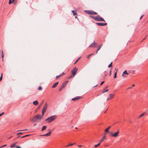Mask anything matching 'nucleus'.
<instances>
[{"label":"nucleus","mask_w":148,"mask_h":148,"mask_svg":"<svg viewBox=\"0 0 148 148\" xmlns=\"http://www.w3.org/2000/svg\"><path fill=\"white\" fill-rule=\"evenodd\" d=\"M14 0H12V2H14Z\"/></svg>","instance_id":"61"},{"label":"nucleus","mask_w":148,"mask_h":148,"mask_svg":"<svg viewBox=\"0 0 148 148\" xmlns=\"http://www.w3.org/2000/svg\"><path fill=\"white\" fill-rule=\"evenodd\" d=\"M90 16L91 17V18H93L94 20H95V16H93L92 15H90Z\"/></svg>","instance_id":"27"},{"label":"nucleus","mask_w":148,"mask_h":148,"mask_svg":"<svg viewBox=\"0 0 148 148\" xmlns=\"http://www.w3.org/2000/svg\"><path fill=\"white\" fill-rule=\"evenodd\" d=\"M17 143V142H16L14 143V144H15V145H16Z\"/></svg>","instance_id":"52"},{"label":"nucleus","mask_w":148,"mask_h":148,"mask_svg":"<svg viewBox=\"0 0 148 148\" xmlns=\"http://www.w3.org/2000/svg\"><path fill=\"white\" fill-rule=\"evenodd\" d=\"M62 74V75H64V73H62V74Z\"/></svg>","instance_id":"53"},{"label":"nucleus","mask_w":148,"mask_h":148,"mask_svg":"<svg viewBox=\"0 0 148 148\" xmlns=\"http://www.w3.org/2000/svg\"><path fill=\"white\" fill-rule=\"evenodd\" d=\"M129 75V73L127 72L126 70L123 73L122 76L124 77H126L128 75Z\"/></svg>","instance_id":"7"},{"label":"nucleus","mask_w":148,"mask_h":148,"mask_svg":"<svg viewBox=\"0 0 148 148\" xmlns=\"http://www.w3.org/2000/svg\"><path fill=\"white\" fill-rule=\"evenodd\" d=\"M46 128H47V127L45 126H43L42 128L41 131H42L45 130L46 129Z\"/></svg>","instance_id":"24"},{"label":"nucleus","mask_w":148,"mask_h":148,"mask_svg":"<svg viewBox=\"0 0 148 148\" xmlns=\"http://www.w3.org/2000/svg\"><path fill=\"white\" fill-rule=\"evenodd\" d=\"M110 99H110L109 97H108V98L107 99V101H108L109 100H110Z\"/></svg>","instance_id":"47"},{"label":"nucleus","mask_w":148,"mask_h":148,"mask_svg":"<svg viewBox=\"0 0 148 148\" xmlns=\"http://www.w3.org/2000/svg\"><path fill=\"white\" fill-rule=\"evenodd\" d=\"M119 133V131L118 130L117 132L114 133H111L110 134L112 136L114 137H116L118 136Z\"/></svg>","instance_id":"6"},{"label":"nucleus","mask_w":148,"mask_h":148,"mask_svg":"<svg viewBox=\"0 0 148 148\" xmlns=\"http://www.w3.org/2000/svg\"><path fill=\"white\" fill-rule=\"evenodd\" d=\"M85 12L88 14L92 15H96L97 13L92 10H86Z\"/></svg>","instance_id":"5"},{"label":"nucleus","mask_w":148,"mask_h":148,"mask_svg":"<svg viewBox=\"0 0 148 148\" xmlns=\"http://www.w3.org/2000/svg\"><path fill=\"white\" fill-rule=\"evenodd\" d=\"M112 62H111V63L108 66V67H110L112 66Z\"/></svg>","instance_id":"36"},{"label":"nucleus","mask_w":148,"mask_h":148,"mask_svg":"<svg viewBox=\"0 0 148 148\" xmlns=\"http://www.w3.org/2000/svg\"><path fill=\"white\" fill-rule=\"evenodd\" d=\"M29 136H30L29 135H25V137H26Z\"/></svg>","instance_id":"49"},{"label":"nucleus","mask_w":148,"mask_h":148,"mask_svg":"<svg viewBox=\"0 0 148 148\" xmlns=\"http://www.w3.org/2000/svg\"><path fill=\"white\" fill-rule=\"evenodd\" d=\"M27 130V129H25V130H23L22 131H24V130Z\"/></svg>","instance_id":"57"},{"label":"nucleus","mask_w":148,"mask_h":148,"mask_svg":"<svg viewBox=\"0 0 148 148\" xmlns=\"http://www.w3.org/2000/svg\"><path fill=\"white\" fill-rule=\"evenodd\" d=\"M58 84V82H56V83H55L53 85V86H52V88H55L57 86Z\"/></svg>","instance_id":"14"},{"label":"nucleus","mask_w":148,"mask_h":148,"mask_svg":"<svg viewBox=\"0 0 148 148\" xmlns=\"http://www.w3.org/2000/svg\"><path fill=\"white\" fill-rule=\"evenodd\" d=\"M103 142V141L102 140H100V141H99V143H101H101H102V142Z\"/></svg>","instance_id":"45"},{"label":"nucleus","mask_w":148,"mask_h":148,"mask_svg":"<svg viewBox=\"0 0 148 148\" xmlns=\"http://www.w3.org/2000/svg\"><path fill=\"white\" fill-rule=\"evenodd\" d=\"M77 68L76 67L74 68L73 70L71 71L72 75L70 76L69 77V78H71L73 77L76 74V72L77 71Z\"/></svg>","instance_id":"3"},{"label":"nucleus","mask_w":148,"mask_h":148,"mask_svg":"<svg viewBox=\"0 0 148 148\" xmlns=\"http://www.w3.org/2000/svg\"><path fill=\"white\" fill-rule=\"evenodd\" d=\"M25 136H22V138H25Z\"/></svg>","instance_id":"54"},{"label":"nucleus","mask_w":148,"mask_h":148,"mask_svg":"<svg viewBox=\"0 0 148 148\" xmlns=\"http://www.w3.org/2000/svg\"><path fill=\"white\" fill-rule=\"evenodd\" d=\"M110 126L108 127V128H107L105 130V132H106L109 133L108 130H109V129L110 128Z\"/></svg>","instance_id":"17"},{"label":"nucleus","mask_w":148,"mask_h":148,"mask_svg":"<svg viewBox=\"0 0 148 148\" xmlns=\"http://www.w3.org/2000/svg\"><path fill=\"white\" fill-rule=\"evenodd\" d=\"M102 46V45H100L99 47L98 48V49H97V51H99L100 49H101V48Z\"/></svg>","instance_id":"28"},{"label":"nucleus","mask_w":148,"mask_h":148,"mask_svg":"<svg viewBox=\"0 0 148 148\" xmlns=\"http://www.w3.org/2000/svg\"><path fill=\"white\" fill-rule=\"evenodd\" d=\"M64 87L62 86H61L60 87V88H59V91H61L64 88Z\"/></svg>","instance_id":"29"},{"label":"nucleus","mask_w":148,"mask_h":148,"mask_svg":"<svg viewBox=\"0 0 148 148\" xmlns=\"http://www.w3.org/2000/svg\"><path fill=\"white\" fill-rule=\"evenodd\" d=\"M42 89V87L41 86H39L38 88V90H41Z\"/></svg>","instance_id":"38"},{"label":"nucleus","mask_w":148,"mask_h":148,"mask_svg":"<svg viewBox=\"0 0 148 148\" xmlns=\"http://www.w3.org/2000/svg\"><path fill=\"white\" fill-rule=\"evenodd\" d=\"M45 111H46V110H43L42 109V117H43V116H44V113H45Z\"/></svg>","instance_id":"22"},{"label":"nucleus","mask_w":148,"mask_h":148,"mask_svg":"<svg viewBox=\"0 0 148 148\" xmlns=\"http://www.w3.org/2000/svg\"><path fill=\"white\" fill-rule=\"evenodd\" d=\"M56 118V116H52L46 119L45 121H47L49 123H50L51 122L54 121Z\"/></svg>","instance_id":"2"},{"label":"nucleus","mask_w":148,"mask_h":148,"mask_svg":"<svg viewBox=\"0 0 148 148\" xmlns=\"http://www.w3.org/2000/svg\"><path fill=\"white\" fill-rule=\"evenodd\" d=\"M0 148H2V147H1H1H0Z\"/></svg>","instance_id":"63"},{"label":"nucleus","mask_w":148,"mask_h":148,"mask_svg":"<svg viewBox=\"0 0 148 148\" xmlns=\"http://www.w3.org/2000/svg\"><path fill=\"white\" fill-rule=\"evenodd\" d=\"M145 114V112H144L142 114H141L138 117V118H140L143 116Z\"/></svg>","instance_id":"21"},{"label":"nucleus","mask_w":148,"mask_h":148,"mask_svg":"<svg viewBox=\"0 0 148 148\" xmlns=\"http://www.w3.org/2000/svg\"><path fill=\"white\" fill-rule=\"evenodd\" d=\"M73 144H71L68 145L66 146L65 147H68L69 146H73Z\"/></svg>","instance_id":"31"},{"label":"nucleus","mask_w":148,"mask_h":148,"mask_svg":"<svg viewBox=\"0 0 148 148\" xmlns=\"http://www.w3.org/2000/svg\"><path fill=\"white\" fill-rule=\"evenodd\" d=\"M108 89H106V90H105V91H103L102 92V93H105V92H108Z\"/></svg>","instance_id":"35"},{"label":"nucleus","mask_w":148,"mask_h":148,"mask_svg":"<svg viewBox=\"0 0 148 148\" xmlns=\"http://www.w3.org/2000/svg\"><path fill=\"white\" fill-rule=\"evenodd\" d=\"M117 70L115 72V73H114V78H116V73H117Z\"/></svg>","instance_id":"26"},{"label":"nucleus","mask_w":148,"mask_h":148,"mask_svg":"<svg viewBox=\"0 0 148 148\" xmlns=\"http://www.w3.org/2000/svg\"><path fill=\"white\" fill-rule=\"evenodd\" d=\"M4 112H3L2 113H1L0 114V116H1L3 114H4Z\"/></svg>","instance_id":"40"},{"label":"nucleus","mask_w":148,"mask_h":148,"mask_svg":"<svg viewBox=\"0 0 148 148\" xmlns=\"http://www.w3.org/2000/svg\"><path fill=\"white\" fill-rule=\"evenodd\" d=\"M135 86V84H133L132 85L131 87H129L128 88V89H131L132 88V87H133L134 86Z\"/></svg>","instance_id":"33"},{"label":"nucleus","mask_w":148,"mask_h":148,"mask_svg":"<svg viewBox=\"0 0 148 148\" xmlns=\"http://www.w3.org/2000/svg\"><path fill=\"white\" fill-rule=\"evenodd\" d=\"M81 57H79L78 59H77L76 61L74 63V64H75L76 63L78 62V61L79 60L80 58Z\"/></svg>","instance_id":"37"},{"label":"nucleus","mask_w":148,"mask_h":148,"mask_svg":"<svg viewBox=\"0 0 148 148\" xmlns=\"http://www.w3.org/2000/svg\"><path fill=\"white\" fill-rule=\"evenodd\" d=\"M75 18H77V16H75Z\"/></svg>","instance_id":"59"},{"label":"nucleus","mask_w":148,"mask_h":148,"mask_svg":"<svg viewBox=\"0 0 148 148\" xmlns=\"http://www.w3.org/2000/svg\"><path fill=\"white\" fill-rule=\"evenodd\" d=\"M67 82H64L62 84V86L64 87L66 85Z\"/></svg>","instance_id":"18"},{"label":"nucleus","mask_w":148,"mask_h":148,"mask_svg":"<svg viewBox=\"0 0 148 148\" xmlns=\"http://www.w3.org/2000/svg\"><path fill=\"white\" fill-rule=\"evenodd\" d=\"M73 145H75V143H73Z\"/></svg>","instance_id":"58"},{"label":"nucleus","mask_w":148,"mask_h":148,"mask_svg":"<svg viewBox=\"0 0 148 148\" xmlns=\"http://www.w3.org/2000/svg\"><path fill=\"white\" fill-rule=\"evenodd\" d=\"M36 125V124H34V126H35Z\"/></svg>","instance_id":"62"},{"label":"nucleus","mask_w":148,"mask_h":148,"mask_svg":"<svg viewBox=\"0 0 148 148\" xmlns=\"http://www.w3.org/2000/svg\"><path fill=\"white\" fill-rule=\"evenodd\" d=\"M111 70H110V74H109L110 75H111Z\"/></svg>","instance_id":"48"},{"label":"nucleus","mask_w":148,"mask_h":148,"mask_svg":"<svg viewBox=\"0 0 148 148\" xmlns=\"http://www.w3.org/2000/svg\"><path fill=\"white\" fill-rule=\"evenodd\" d=\"M23 132H19V133H18L17 134V135H19V134H23Z\"/></svg>","instance_id":"39"},{"label":"nucleus","mask_w":148,"mask_h":148,"mask_svg":"<svg viewBox=\"0 0 148 148\" xmlns=\"http://www.w3.org/2000/svg\"><path fill=\"white\" fill-rule=\"evenodd\" d=\"M100 144H101V143H100L99 142V143H98L97 144L95 145L94 147H95L96 148V147H98V146H99L100 145Z\"/></svg>","instance_id":"23"},{"label":"nucleus","mask_w":148,"mask_h":148,"mask_svg":"<svg viewBox=\"0 0 148 148\" xmlns=\"http://www.w3.org/2000/svg\"><path fill=\"white\" fill-rule=\"evenodd\" d=\"M144 39H143V40H144V39Z\"/></svg>","instance_id":"64"},{"label":"nucleus","mask_w":148,"mask_h":148,"mask_svg":"<svg viewBox=\"0 0 148 148\" xmlns=\"http://www.w3.org/2000/svg\"><path fill=\"white\" fill-rule=\"evenodd\" d=\"M106 76V75L105 74H104V76H103V77H104Z\"/></svg>","instance_id":"51"},{"label":"nucleus","mask_w":148,"mask_h":148,"mask_svg":"<svg viewBox=\"0 0 148 148\" xmlns=\"http://www.w3.org/2000/svg\"><path fill=\"white\" fill-rule=\"evenodd\" d=\"M72 12H73V15H77V14L74 10H72Z\"/></svg>","instance_id":"20"},{"label":"nucleus","mask_w":148,"mask_h":148,"mask_svg":"<svg viewBox=\"0 0 148 148\" xmlns=\"http://www.w3.org/2000/svg\"><path fill=\"white\" fill-rule=\"evenodd\" d=\"M16 148H21V147L19 146H16Z\"/></svg>","instance_id":"43"},{"label":"nucleus","mask_w":148,"mask_h":148,"mask_svg":"<svg viewBox=\"0 0 148 148\" xmlns=\"http://www.w3.org/2000/svg\"><path fill=\"white\" fill-rule=\"evenodd\" d=\"M93 55V54H90V55H88V56H87L86 58H87L88 59H89L90 58V57L92 55Z\"/></svg>","instance_id":"30"},{"label":"nucleus","mask_w":148,"mask_h":148,"mask_svg":"<svg viewBox=\"0 0 148 148\" xmlns=\"http://www.w3.org/2000/svg\"><path fill=\"white\" fill-rule=\"evenodd\" d=\"M78 147H82V145H78Z\"/></svg>","instance_id":"46"},{"label":"nucleus","mask_w":148,"mask_h":148,"mask_svg":"<svg viewBox=\"0 0 148 148\" xmlns=\"http://www.w3.org/2000/svg\"><path fill=\"white\" fill-rule=\"evenodd\" d=\"M47 102H45V105L43 108L42 110H46L47 108Z\"/></svg>","instance_id":"11"},{"label":"nucleus","mask_w":148,"mask_h":148,"mask_svg":"<svg viewBox=\"0 0 148 148\" xmlns=\"http://www.w3.org/2000/svg\"><path fill=\"white\" fill-rule=\"evenodd\" d=\"M2 77H3V74L2 73L1 75V76L0 77V81H1L2 79Z\"/></svg>","instance_id":"34"},{"label":"nucleus","mask_w":148,"mask_h":148,"mask_svg":"<svg viewBox=\"0 0 148 148\" xmlns=\"http://www.w3.org/2000/svg\"><path fill=\"white\" fill-rule=\"evenodd\" d=\"M98 51H97V50L96 51V54H97V53Z\"/></svg>","instance_id":"56"},{"label":"nucleus","mask_w":148,"mask_h":148,"mask_svg":"<svg viewBox=\"0 0 148 148\" xmlns=\"http://www.w3.org/2000/svg\"><path fill=\"white\" fill-rule=\"evenodd\" d=\"M1 52L2 53L1 57L2 59V61H3V58L4 57V54L2 50H1Z\"/></svg>","instance_id":"16"},{"label":"nucleus","mask_w":148,"mask_h":148,"mask_svg":"<svg viewBox=\"0 0 148 148\" xmlns=\"http://www.w3.org/2000/svg\"><path fill=\"white\" fill-rule=\"evenodd\" d=\"M38 103L37 101H34L33 102V104L34 105H37Z\"/></svg>","instance_id":"15"},{"label":"nucleus","mask_w":148,"mask_h":148,"mask_svg":"<svg viewBox=\"0 0 148 148\" xmlns=\"http://www.w3.org/2000/svg\"><path fill=\"white\" fill-rule=\"evenodd\" d=\"M42 116L40 115H37L34 116L33 118L31 119L30 120L32 122H35L37 121L38 120L40 121L42 118Z\"/></svg>","instance_id":"1"},{"label":"nucleus","mask_w":148,"mask_h":148,"mask_svg":"<svg viewBox=\"0 0 148 148\" xmlns=\"http://www.w3.org/2000/svg\"><path fill=\"white\" fill-rule=\"evenodd\" d=\"M7 146V145H3L2 146H1V147H2V148L3 147H5V146Z\"/></svg>","instance_id":"44"},{"label":"nucleus","mask_w":148,"mask_h":148,"mask_svg":"<svg viewBox=\"0 0 148 148\" xmlns=\"http://www.w3.org/2000/svg\"><path fill=\"white\" fill-rule=\"evenodd\" d=\"M117 69H116L115 68V71L116 72V71L117 70Z\"/></svg>","instance_id":"55"},{"label":"nucleus","mask_w":148,"mask_h":148,"mask_svg":"<svg viewBox=\"0 0 148 148\" xmlns=\"http://www.w3.org/2000/svg\"><path fill=\"white\" fill-rule=\"evenodd\" d=\"M104 81H103V82H102L101 83V84H100V85H102V84L104 83Z\"/></svg>","instance_id":"42"},{"label":"nucleus","mask_w":148,"mask_h":148,"mask_svg":"<svg viewBox=\"0 0 148 148\" xmlns=\"http://www.w3.org/2000/svg\"><path fill=\"white\" fill-rule=\"evenodd\" d=\"M81 98V97L79 96H77V97L74 98H73L72 99V101H76L77 100H78V99H80Z\"/></svg>","instance_id":"10"},{"label":"nucleus","mask_w":148,"mask_h":148,"mask_svg":"<svg viewBox=\"0 0 148 148\" xmlns=\"http://www.w3.org/2000/svg\"><path fill=\"white\" fill-rule=\"evenodd\" d=\"M96 24L100 26H104L107 25V23H96Z\"/></svg>","instance_id":"8"},{"label":"nucleus","mask_w":148,"mask_h":148,"mask_svg":"<svg viewBox=\"0 0 148 148\" xmlns=\"http://www.w3.org/2000/svg\"><path fill=\"white\" fill-rule=\"evenodd\" d=\"M61 76H62V74H60L59 75L57 76L56 77V79H58V78H59Z\"/></svg>","instance_id":"32"},{"label":"nucleus","mask_w":148,"mask_h":148,"mask_svg":"<svg viewBox=\"0 0 148 148\" xmlns=\"http://www.w3.org/2000/svg\"><path fill=\"white\" fill-rule=\"evenodd\" d=\"M95 20L98 21H103L105 22L104 20L102 17H101L99 15H97L95 16Z\"/></svg>","instance_id":"4"},{"label":"nucleus","mask_w":148,"mask_h":148,"mask_svg":"<svg viewBox=\"0 0 148 148\" xmlns=\"http://www.w3.org/2000/svg\"><path fill=\"white\" fill-rule=\"evenodd\" d=\"M106 139V135L104 136L101 139V140H102L103 141H104V140H105Z\"/></svg>","instance_id":"19"},{"label":"nucleus","mask_w":148,"mask_h":148,"mask_svg":"<svg viewBox=\"0 0 148 148\" xmlns=\"http://www.w3.org/2000/svg\"><path fill=\"white\" fill-rule=\"evenodd\" d=\"M15 146H16V145H15V144H14V143H13L11 145L10 147L11 148L14 147Z\"/></svg>","instance_id":"25"},{"label":"nucleus","mask_w":148,"mask_h":148,"mask_svg":"<svg viewBox=\"0 0 148 148\" xmlns=\"http://www.w3.org/2000/svg\"><path fill=\"white\" fill-rule=\"evenodd\" d=\"M12 1H11V0H10L9 1V4H11L12 3Z\"/></svg>","instance_id":"41"},{"label":"nucleus","mask_w":148,"mask_h":148,"mask_svg":"<svg viewBox=\"0 0 148 148\" xmlns=\"http://www.w3.org/2000/svg\"><path fill=\"white\" fill-rule=\"evenodd\" d=\"M143 15H142L141 16V17H140V20L143 17Z\"/></svg>","instance_id":"50"},{"label":"nucleus","mask_w":148,"mask_h":148,"mask_svg":"<svg viewBox=\"0 0 148 148\" xmlns=\"http://www.w3.org/2000/svg\"><path fill=\"white\" fill-rule=\"evenodd\" d=\"M75 128L76 129H77V127H75Z\"/></svg>","instance_id":"60"},{"label":"nucleus","mask_w":148,"mask_h":148,"mask_svg":"<svg viewBox=\"0 0 148 148\" xmlns=\"http://www.w3.org/2000/svg\"><path fill=\"white\" fill-rule=\"evenodd\" d=\"M97 45V43L95 42H93L89 46V47H94Z\"/></svg>","instance_id":"9"},{"label":"nucleus","mask_w":148,"mask_h":148,"mask_svg":"<svg viewBox=\"0 0 148 148\" xmlns=\"http://www.w3.org/2000/svg\"><path fill=\"white\" fill-rule=\"evenodd\" d=\"M109 98L111 99L112 98H113L114 97V95L113 94H110L109 96Z\"/></svg>","instance_id":"13"},{"label":"nucleus","mask_w":148,"mask_h":148,"mask_svg":"<svg viewBox=\"0 0 148 148\" xmlns=\"http://www.w3.org/2000/svg\"><path fill=\"white\" fill-rule=\"evenodd\" d=\"M51 133V131H50L49 132H48L46 134L43 135H42V136H50Z\"/></svg>","instance_id":"12"}]
</instances>
